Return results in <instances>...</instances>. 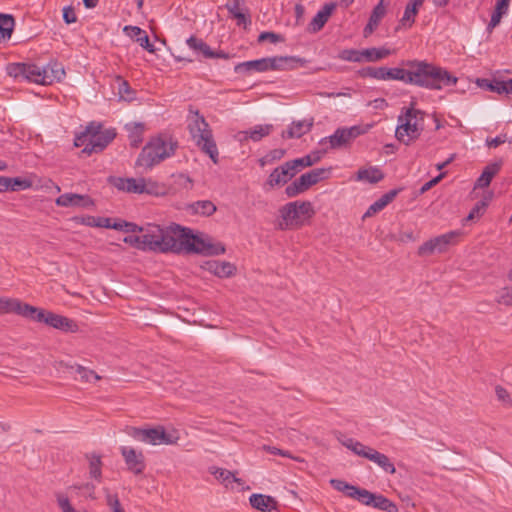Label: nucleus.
Listing matches in <instances>:
<instances>
[{
	"instance_id": "nucleus-1",
	"label": "nucleus",
	"mask_w": 512,
	"mask_h": 512,
	"mask_svg": "<svg viewBox=\"0 0 512 512\" xmlns=\"http://www.w3.org/2000/svg\"><path fill=\"white\" fill-rule=\"evenodd\" d=\"M409 68L408 84L426 88L428 90H441L456 85L458 79L443 67L425 60H407L403 62Z\"/></svg>"
},
{
	"instance_id": "nucleus-2",
	"label": "nucleus",
	"mask_w": 512,
	"mask_h": 512,
	"mask_svg": "<svg viewBox=\"0 0 512 512\" xmlns=\"http://www.w3.org/2000/svg\"><path fill=\"white\" fill-rule=\"evenodd\" d=\"M174 229L176 233L173 253L211 256L224 252V246L214 243L213 239L203 232H194V230L178 224H174Z\"/></svg>"
},
{
	"instance_id": "nucleus-3",
	"label": "nucleus",
	"mask_w": 512,
	"mask_h": 512,
	"mask_svg": "<svg viewBox=\"0 0 512 512\" xmlns=\"http://www.w3.org/2000/svg\"><path fill=\"white\" fill-rule=\"evenodd\" d=\"M7 73L13 78H23L41 85H50L65 76L63 66L57 62H50L44 67L29 63H10Z\"/></svg>"
},
{
	"instance_id": "nucleus-4",
	"label": "nucleus",
	"mask_w": 512,
	"mask_h": 512,
	"mask_svg": "<svg viewBox=\"0 0 512 512\" xmlns=\"http://www.w3.org/2000/svg\"><path fill=\"white\" fill-rule=\"evenodd\" d=\"M424 116L423 111L414 108V103L410 107L402 108L395 130L397 140L406 146L417 140L424 129Z\"/></svg>"
},
{
	"instance_id": "nucleus-5",
	"label": "nucleus",
	"mask_w": 512,
	"mask_h": 512,
	"mask_svg": "<svg viewBox=\"0 0 512 512\" xmlns=\"http://www.w3.org/2000/svg\"><path fill=\"white\" fill-rule=\"evenodd\" d=\"M306 60L297 56H274L245 61L235 66L236 73L292 70L304 66Z\"/></svg>"
},
{
	"instance_id": "nucleus-6",
	"label": "nucleus",
	"mask_w": 512,
	"mask_h": 512,
	"mask_svg": "<svg viewBox=\"0 0 512 512\" xmlns=\"http://www.w3.org/2000/svg\"><path fill=\"white\" fill-rule=\"evenodd\" d=\"M178 144L171 137L159 136L148 142L140 152L136 166L150 169L166 158L174 155Z\"/></svg>"
},
{
	"instance_id": "nucleus-7",
	"label": "nucleus",
	"mask_w": 512,
	"mask_h": 512,
	"mask_svg": "<svg viewBox=\"0 0 512 512\" xmlns=\"http://www.w3.org/2000/svg\"><path fill=\"white\" fill-rule=\"evenodd\" d=\"M334 435L344 447L352 451L355 455L375 463L385 473L394 474L396 472L394 463L387 455L361 443L360 441L345 436L340 431L334 432Z\"/></svg>"
},
{
	"instance_id": "nucleus-8",
	"label": "nucleus",
	"mask_w": 512,
	"mask_h": 512,
	"mask_svg": "<svg viewBox=\"0 0 512 512\" xmlns=\"http://www.w3.org/2000/svg\"><path fill=\"white\" fill-rule=\"evenodd\" d=\"M142 243L144 250L156 252H173L175 247V233L174 224L167 228H162L156 224H148L142 227Z\"/></svg>"
},
{
	"instance_id": "nucleus-9",
	"label": "nucleus",
	"mask_w": 512,
	"mask_h": 512,
	"mask_svg": "<svg viewBox=\"0 0 512 512\" xmlns=\"http://www.w3.org/2000/svg\"><path fill=\"white\" fill-rule=\"evenodd\" d=\"M279 213L281 221L277 227L280 230H287L303 226L305 220L310 219L315 211L309 201H294L282 206Z\"/></svg>"
},
{
	"instance_id": "nucleus-10",
	"label": "nucleus",
	"mask_w": 512,
	"mask_h": 512,
	"mask_svg": "<svg viewBox=\"0 0 512 512\" xmlns=\"http://www.w3.org/2000/svg\"><path fill=\"white\" fill-rule=\"evenodd\" d=\"M188 129L192 139L198 147H200L209 157L216 163L217 162V148L213 142L211 131L208 129V124L205 119L198 114H192L188 119Z\"/></svg>"
},
{
	"instance_id": "nucleus-11",
	"label": "nucleus",
	"mask_w": 512,
	"mask_h": 512,
	"mask_svg": "<svg viewBox=\"0 0 512 512\" xmlns=\"http://www.w3.org/2000/svg\"><path fill=\"white\" fill-rule=\"evenodd\" d=\"M125 432L137 441L152 445L174 444L178 440L177 435L166 433L165 429L161 426L149 429L126 427Z\"/></svg>"
},
{
	"instance_id": "nucleus-12",
	"label": "nucleus",
	"mask_w": 512,
	"mask_h": 512,
	"mask_svg": "<svg viewBox=\"0 0 512 512\" xmlns=\"http://www.w3.org/2000/svg\"><path fill=\"white\" fill-rule=\"evenodd\" d=\"M32 309L34 312H29L27 315L28 319L39 323H45L55 329L65 332H76L78 330L77 324L65 316L46 311L35 306H32Z\"/></svg>"
},
{
	"instance_id": "nucleus-13",
	"label": "nucleus",
	"mask_w": 512,
	"mask_h": 512,
	"mask_svg": "<svg viewBox=\"0 0 512 512\" xmlns=\"http://www.w3.org/2000/svg\"><path fill=\"white\" fill-rule=\"evenodd\" d=\"M462 235L460 230L450 231L448 233L434 237L424 242L418 248L419 256L431 255L435 252L442 253L447 250L450 245H454L458 242L459 237Z\"/></svg>"
},
{
	"instance_id": "nucleus-14",
	"label": "nucleus",
	"mask_w": 512,
	"mask_h": 512,
	"mask_svg": "<svg viewBox=\"0 0 512 512\" xmlns=\"http://www.w3.org/2000/svg\"><path fill=\"white\" fill-rule=\"evenodd\" d=\"M367 130L361 126L342 127L336 129V131L329 137L321 139L320 144H329L330 149H339L347 147L355 140L358 136L364 134Z\"/></svg>"
},
{
	"instance_id": "nucleus-15",
	"label": "nucleus",
	"mask_w": 512,
	"mask_h": 512,
	"mask_svg": "<svg viewBox=\"0 0 512 512\" xmlns=\"http://www.w3.org/2000/svg\"><path fill=\"white\" fill-rule=\"evenodd\" d=\"M360 503L384 512H398L397 505L382 494H376L364 489L360 494Z\"/></svg>"
},
{
	"instance_id": "nucleus-16",
	"label": "nucleus",
	"mask_w": 512,
	"mask_h": 512,
	"mask_svg": "<svg viewBox=\"0 0 512 512\" xmlns=\"http://www.w3.org/2000/svg\"><path fill=\"white\" fill-rule=\"evenodd\" d=\"M226 9L236 20L237 26L247 29L251 25V14L245 0H232L231 3H226Z\"/></svg>"
},
{
	"instance_id": "nucleus-17",
	"label": "nucleus",
	"mask_w": 512,
	"mask_h": 512,
	"mask_svg": "<svg viewBox=\"0 0 512 512\" xmlns=\"http://www.w3.org/2000/svg\"><path fill=\"white\" fill-rule=\"evenodd\" d=\"M55 203L60 207H80L86 209L95 206V202L90 196L76 193L62 194L55 200Z\"/></svg>"
},
{
	"instance_id": "nucleus-18",
	"label": "nucleus",
	"mask_w": 512,
	"mask_h": 512,
	"mask_svg": "<svg viewBox=\"0 0 512 512\" xmlns=\"http://www.w3.org/2000/svg\"><path fill=\"white\" fill-rule=\"evenodd\" d=\"M115 137V129H106L98 136L91 138L86 147L83 148L82 153L91 155L92 153L102 152Z\"/></svg>"
},
{
	"instance_id": "nucleus-19",
	"label": "nucleus",
	"mask_w": 512,
	"mask_h": 512,
	"mask_svg": "<svg viewBox=\"0 0 512 512\" xmlns=\"http://www.w3.org/2000/svg\"><path fill=\"white\" fill-rule=\"evenodd\" d=\"M121 454L125 460L128 470L134 474H142L145 470V457L141 451H136L134 448L121 447Z\"/></svg>"
},
{
	"instance_id": "nucleus-20",
	"label": "nucleus",
	"mask_w": 512,
	"mask_h": 512,
	"mask_svg": "<svg viewBox=\"0 0 512 512\" xmlns=\"http://www.w3.org/2000/svg\"><path fill=\"white\" fill-rule=\"evenodd\" d=\"M29 312H34L32 305L16 298L0 297V314L15 313L27 318Z\"/></svg>"
},
{
	"instance_id": "nucleus-21",
	"label": "nucleus",
	"mask_w": 512,
	"mask_h": 512,
	"mask_svg": "<svg viewBox=\"0 0 512 512\" xmlns=\"http://www.w3.org/2000/svg\"><path fill=\"white\" fill-rule=\"evenodd\" d=\"M313 124V118L293 121L288 129L282 133V137L287 139L300 138L310 132Z\"/></svg>"
},
{
	"instance_id": "nucleus-22",
	"label": "nucleus",
	"mask_w": 512,
	"mask_h": 512,
	"mask_svg": "<svg viewBox=\"0 0 512 512\" xmlns=\"http://www.w3.org/2000/svg\"><path fill=\"white\" fill-rule=\"evenodd\" d=\"M272 124L256 125L248 131H240L237 133L236 138L239 141L251 139L254 142L260 141L262 138L268 136L273 131Z\"/></svg>"
},
{
	"instance_id": "nucleus-23",
	"label": "nucleus",
	"mask_w": 512,
	"mask_h": 512,
	"mask_svg": "<svg viewBox=\"0 0 512 512\" xmlns=\"http://www.w3.org/2000/svg\"><path fill=\"white\" fill-rule=\"evenodd\" d=\"M109 183L120 191L142 194L141 178L110 177Z\"/></svg>"
},
{
	"instance_id": "nucleus-24",
	"label": "nucleus",
	"mask_w": 512,
	"mask_h": 512,
	"mask_svg": "<svg viewBox=\"0 0 512 512\" xmlns=\"http://www.w3.org/2000/svg\"><path fill=\"white\" fill-rule=\"evenodd\" d=\"M249 502L254 509L262 512H270L277 509V501L269 495L252 494Z\"/></svg>"
},
{
	"instance_id": "nucleus-25",
	"label": "nucleus",
	"mask_w": 512,
	"mask_h": 512,
	"mask_svg": "<svg viewBox=\"0 0 512 512\" xmlns=\"http://www.w3.org/2000/svg\"><path fill=\"white\" fill-rule=\"evenodd\" d=\"M334 4H326L323 6L321 10L317 12V14L313 17L311 22L309 23L308 30L311 33H316L320 31L326 22L328 21L332 11L334 10Z\"/></svg>"
},
{
	"instance_id": "nucleus-26",
	"label": "nucleus",
	"mask_w": 512,
	"mask_h": 512,
	"mask_svg": "<svg viewBox=\"0 0 512 512\" xmlns=\"http://www.w3.org/2000/svg\"><path fill=\"white\" fill-rule=\"evenodd\" d=\"M503 165V161L499 159L498 161H495L493 163L488 164L485 166L484 170L482 171L481 175L476 181L475 188H485L488 187L493 179V177L498 174V172L501 170V167Z\"/></svg>"
},
{
	"instance_id": "nucleus-27",
	"label": "nucleus",
	"mask_w": 512,
	"mask_h": 512,
	"mask_svg": "<svg viewBox=\"0 0 512 512\" xmlns=\"http://www.w3.org/2000/svg\"><path fill=\"white\" fill-rule=\"evenodd\" d=\"M124 31L145 50L150 53L155 52V47L150 43L147 33L137 26H125Z\"/></svg>"
},
{
	"instance_id": "nucleus-28",
	"label": "nucleus",
	"mask_w": 512,
	"mask_h": 512,
	"mask_svg": "<svg viewBox=\"0 0 512 512\" xmlns=\"http://www.w3.org/2000/svg\"><path fill=\"white\" fill-rule=\"evenodd\" d=\"M398 190L393 189L383 194L378 200L369 206L367 211L364 213L363 218H368L376 213L382 211L389 203H391L397 196Z\"/></svg>"
},
{
	"instance_id": "nucleus-29",
	"label": "nucleus",
	"mask_w": 512,
	"mask_h": 512,
	"mask_svg": "<svg viewBox=\"0 0 512 512\" xmlns=\"http://www.w3.org/2000/svg\"><path fill=\"white\" fill-rule=\"evenodd\" d=\"M185 210L190 215L210 216L216 211V206L209 200H202L188 204Z\"/></svg>"
},
{
	"instance_id": "nucleus-30",
	"label": "nucleus",
	"mask_w": 512,
	"mask_h": 512,
	"mask_svg": "<svg viewBox=\"0 0 512 512\" xmlns=\"http://www.w3.org/2000/svg\"><path fill=\"white\" fill-rule=\"evenodd\" d=\"M386 13L385 6L383 4V0H381L372 10V13L369 17L368 23L365 26L363 33L364 36L367 37L373 33V31L379 25L381 19L384 17Z\"/></svg>"
},
{
	"instance_id": "nucleus-31",
	"label": "nucleus",
	"mask_w": 512,
	"mask_h": 512,
	"mask_svg": "<svg viewBox=\"0 0 512 512\" xmlns=\"http://www.w3.org/2000/svg\"><path fill=\"white\" fill-rule=\"evenodd\" d=\"M510 2L511 0H497L490 22L487 25L488 32H492L500 24L502 17L509 11Z\"/></svg>"
},
{
	"instance_id": "nucleus-32",
	"label": "nucleus",
	"mask_w": 512,
	"mask_h": 512,
	"mask_svg": "<svg viewBox=\"0 0 512 512\" xmlns=\"http://www.w3.org/2000/svg\"><path fill=\"white\" fill-rule=\"evenodd\" d=\"M330 484L332 485V487L335 490L343 492L348 497L360 502V499H361L360 494H362V491H364V488H359L357 486L347 483L344 480H339V479H331Z\"/></svg>"
},
{
	"instance_id": "nucleus-33",
	"label": "nucleus",
	"mask_w": 512,
	"mask_h": 512,
	"mask_svg": "<svg viewBox=\"0 0 512 512\" xmlns=\"http://www.w3.org/2000/svg\"><path fill=\"white\" fill-rule=\"evenodd\" d=\"M85 458L88 461V470L90 478L98 483L102 481V460L101 456L96 453H87Z\"/></svg>"
},
{
	"instance_id": "nucleus-34",
	"label": "nucleus",
	"mask_w": 512,
	"mask_h": 512,
	"mask_svg": "<svg viewBox=\"0 0 512 512\" xmlns=\"http://www.w3.org/2000/svg\"><path fill=\"white\" fill-rule=\"evenodd\" d=\"M187 45L198 54H202L205 58L221 57V54H215L210 47L197 37L191 36L187 39Z\"/></svg>"
},
{
	"instance_id": "nucleus-35",
	"label": "nucleus",
	"mask_w": 512,
	"mask_h": 512,
	"mask_svg": "<svg viewBox=\"0 0 512 512\" xmlns=\"http://www.w3.org/2000/svg\"><path fill=\"white\" fill-rule=\"evenodd\" d=\"M383 178V172L377 167L359 169L357 172V180L359 181L375 184L380 182Z\"/></svg>"
},
{
	"instance_id": "nucleus-36",
	"label": "nucleus",
	"mask_w": 512,
	"mask_h": 512,
	"mask_svg": "<svg viewBox=\"0 0 512 512\" xmlns=\"http://www.w3.org/2000/svg\"><path fill=\"white\" fill-rule=\"evenodd\" d=\"M289 173H287V170L284 169L282 165L275 168L269 175L266 184L269 185L271 188L275 186H280L286 184L289 179Z\"/></svg>"
},
{
	"instance_id": "nucleus-37",
	"label": "nucleus",
	"mask_w": 512,
	"mask_h": 512,
	"mask_svg": "<svg viewBox=\"0 0 512 512\" xmlns=\"http://www.w3.org/2000/svg\"><path fill=\"white\" fill-rule=\"evenodd\" d=\"M141 190L142 194L146 193L154 196L164 195L166 192V188L163 184L152 179L145 178H141Z\"/></svg>"
},
{
	"instance_id": "nucleus-38",
	"label": "nucleus",
	"mask_w": 512,
	"mask_h": 512,
	"mask_svg": "<svg viewBox=\"0 0 512 512\" xmlns=\"http://www.w3.org/2000/svg\"><path fill=\"white\" fill-rule=\"evenodd\" d=\"M329 173V170L324 168H316L307 173L301 175L304 180L306 187L309 189L311 186L317 184L321 180L325 179Z\"/></svg>"
},
{
	"instance_id": "nucleus-39",
	"label": "nucleus",
	"mask_w": 512,
	"mask_h": 512,
	"mask_svg": "<svg viewBox=\"0 0 512 512\" xmlns=\"http://www.w3.org/2000/svg\"><path fill=\"white\" fill-rule=\"evenodd\" d=\"M126 130L129 132V139L131 146L137 148L139 144L142 142V134L144 131V126L141 123H129L125 126Z\"/></svg>"
},
{
	"instance_id": "nucleus-40",
	"label": "nucleus",
	"mask_w": 512,
	"mask_h": 512,
	"mask_svg": "<svg viewBox=\"0 0 512 512\" xmlns=\"http://www.w3.org/2000/svg\"><path fill=\"white\" fill-rule=\"evenodd\" d=\"M391 55V50L387 48H366L364 49V62H377Z\"/></svg>"
},
{
	"instance_id": "nucleus-41",
	"label": "nucleus",
	"mask_w": 512,
	"mask_h": 512,
	"mask_svg": "<svg viewBox=\"0 0 512 512\" xmlns=\"http://www.w3.org/2000/svg\"><path fill=\"white\" fill-rule=\"evenodd\" d=\"M408 73H409L408 67H406V68H400V67L388 68V67H386L385 81L397 80V81H402L405 84H408V76H409Z\"/></svg>"
},
{
	"instance_id": "nucleus-42",
	"label": "nucleus",
	"mask_w": 512,
	"mask_h": 512,
	"mask_svg": "<svg viewBox=\"0 0 512 512\" xmlns=\"http://www.w3.org/2000/svg\"><path fill=\"white\" fill-rule=\"evenodd\" d=\"M14 28V18L9 14H0V40L11 37Z\"/></svg>"
},
{
	"instance_id": "nucleus-43",
	"label": "nucleus",
	"mask_w": 512,
	"mask_h": 512,
	"mask_svg": "<svg viewBox=\"0 0 512 512\" xmlns=\"http://www.w3.org/2000/svg\"><path fill=\"white\" fill-rule=\"evenodd\" d=\"M476 84L482 89L496 92L498 94H504V90L506 89L503 85V81L500 80L491 81L486 78H478L476 80Z\"/></svg>"
},
{
	"instance_id": "nucleus-44",
	"label": "nucleus",
	"mask_w": 512,
	"mask_h": 512,
	"mask_svg": "<svg viewBox=\"0 0 512 512\" xmlns=\"http://www.w3.org/2000/svg\"><path fill=\"white\" fill-rule=\"evenodd\" d=\"M307 190L308 188L306 187L304 180L300 176L286 187L285 193L287 197L293 198Z\"/></svg>"
},
{
	"instance_id": "nucleus-45",
	"label": "nucleus",
	"mask_w": 512,
	"mask_h": 512,
	"mask_svg": "<svg viewBox=\"0 0 512 512\" xmlns=\"http://www.w3.org/2000/svg\"><path fill=\"white\" fill-rule=\"evenodd\" d=\"M341 60L349 61V62H364V49L356 50V49H344L339 53L338 56Z\"/></svg>"
},
{
	"instance_id": "nucleus-46",
	"label": "nucleus",
	"mask_w": 512,
	"mask_h": 512,
	"mask_svg": "<svg viewBox=\"0 0 512 512\" xmlns=\"http://www.w3.org/2000/svg\"><path fill=\"white\" fill-rule=\"evenodd\" d=\"M486 208H487L486 200L478 201L474 205V207L471 209V211L469 212L467 217L463 219V224H465L466 222L474 221V220L480 218L484 214Z\"/></svg>"
},
{
	"instance_id": "nucleus-47",
	"label": "nucleus",
	"mask_w": 512,
	"mask_h": 512,
	"mask_svg": "<svg viewBox=\"0 0 512 512\" xmlns=\"http://www.w3.org/2000/svg\"><path fill=\"white\" fill-rule=\"evenodd\" d=\"M321 156L318 152L308 154L304 157L297 158L292 160L293 164H297V166L300 168L309 167L312 166L314 163L318 162L320 160Z\"/></svg>"
},
{
	"instance_id": "nucleus-48",
	"label": "nucleus",
	"mask_w": 512,
	"mask_h": 512,
	"mask_svg": "<svg viewBox=\"0 0 512 512\" xmlns=\"http://www.w3.org/2000/svg\"><path fill=\"white\" fill-rule=\"evenodd\" d=\"M112 229L124 231L126 233H136L142 231V227L138 226L135 223L127 222L124 220H120L118 222H114L112 225Z\"/></svg>"
},
{
	"instance_id": "nucleus-49",
	"label": "nucleus",
	"mask_w": 512,
	"mask_h": 512,
	"mask_svg": "<svg viewBox=\"0 0 512 512\" xmlns=\"http://www.w3.org/2000/svg\"><path fill=\"white\" fill-rule=\"evenodd\" d=\"M119 82V95L120 97L125 101H132L135 98V92L130 87L129 83L127 81L122 80L120 77L118 78Z\"/></svg>"
},
{
	"instance_id": "nucleus-50",
	"label": "nucleus",
	"mask_w": 512,
	"mask_h": 512,
	"mask_svg": "<svg viewBox=\"0 0 512 512\" xmlns=\"http://www.w3.org/2000/svg\"><path fill=\"white\" fill-rule=\"evenodd\" d=\"M418 11L408 7L406 5L404 14L402 18L400 19V25L404 28H410L415 22V17L417 15Z\"/></svg>"
},
{
	"instance_id": "nucleus-51",
	"label": "nucleus",
	"mask_w": 512,
	"mask_h": 512,
	"mask_svg": "<svg viewBox=\"0 0 512 512\" xmlns=\"http://www.w3.org/2000/svg\"><path fill=\"white\" fill-rule=\"evenodd\" d=\"M76 372L80 375L81 379L86 382L98 381L101 378L95 371L81 365H77Z\"/></svg>"
},
{
	"instance_id": "nucleus-52",
	"label": "nucleus",
	"mask_w": 512,
	"mask_h": 512,
	"mask_svg": "<svg viewBox=\"0 0 512 512\" xmlns=\"http://www.w3.org/2000/svg\"><path fill=\"white\" fill-rule=\"evenodd\" d=\"M56 499L58 506L62 512H76V510L71 505L69 498L66 495L62 493H57Z\"/></svg>"
},
{
	"instance_id": "nucleus-53",
	"label": "nucleus",
	"mask_w": 512,
	"mask_h": 512,
	"mask_svg": "<svg viewBox=\"0 0 512 512\" xmlns=\"http://www.w3.org/2000/svg\"><path fill=\"white\" fill-rule=\"evenodd\" d=\"M56 499L58 506L62 512H76V510L71 505L69 498L66 495L62 493H57Z\"/></svg>"
},
{
	"instance_id": "nucleus-54",
	"label": "nucleus",
	"mask_w": 512,
	"mask_h": 512,
	"mask_svg": "<svg viewBox=\"0 0 512 512\" xmlns=\"http://www.w3.org/2000/svg\"><path fill=\"white\" fill-rule=\"evenodd\" d=\"M56 499L58 506L62 512H76V510L71 505L69 498L66 495L62 493H57Z\"/></svg>"
},
{
	"instance_id": "nucleus-55",
	"label": "nucleus",
	"mask_w": 512,
	"mask_h": 512,
	"mask_svg": "<svg viewBox=\"0 0 512 512\" xmlns=\"http://www.w3.org/2000/svg\"><path fill=\"white\" fill-rule=\"evenodd\" d=\"M56 499L58 506L62 512H76V510L71 505L69 498L66 495L62 493H57Z\"/></svg>"
},
{
	"instance_id": "nucleus-56",
	"label": "nucleus",
	"mask_w": 512,
	"mask_h": 512,
	"mask_svg": "<svg viewBox=\"0 0 512 512\" xmlns=\"http://www.w3.org/2000/svg\"><path fill=\"white\" fill-rule=\"evenodd\" d=\"M104 130H102V125L101 123H97V122H91L89 123L85 130L83 131L85 133V135L89 138V140L91 138H94L96 136H98L101 132H103Z\"/></svg>"
},
{
	"instance_id": "nucleus-57",
	"label": "nucleus",
	"mask_w": 512,
	"mask_h": 512,
	"mask_svg": "<svg viewBox=\"0 0 512 512\" xmlns=\"http://www.w3.org/2000/svg\"><path fill=\"white\" fill-rule=\"evenodd\" d=\"M263 448L270 454L280 455L282 457H287L295 461H302L299 457L293 456L288 450H282L274 446H264Z\"/></svg>"
},
{
	"instance_id": "nucleus-58",
	"label": "nucleus",
	"mask_w": 512,
	"mask_h": 512,
	"mask_svg": "<svg viewBox=\"0 0 512 512\" xmlns=\"http://www.w3.org/2000/svg\"><path fill=\"white\" fill-rule=\"evenodd\" d=\"M230 482L237 484L239 491L250 488L249 486H245V482L241 478H237L233 472L226 470V484Z\"/></svg>"
},
{
	"instance_id": "nucleus-59",
	"label": "nucleus",
	"mask_w": 512,
	"mask_h": 512,
	"mask_svg": "<svg viewBox=\"0 0 512 512\" xmlns=\"http://www.w3.org/2000/svg\"><path fill=\"white\" fill-rule=\"evenodd\" d=\"M63 20L66 24H72L77 21V15L73 6L63 8Z\"/></svg>"
},
{
	"instance_id": "nucleus-60",
	"label": "nucleus",
	"mask_w": 512,
	"mask_h": 512,
	"mask_svg": "<svg viewBox=\"0 0 512 512\" xmlns=\"http://www.w3.org/2000/svg\"><path fill=\"white\" fill-rule=\"evenodd\" d=\"M266 40H269L271 43H277L282 41V36L274 32L268 31L260 33V35L258 36V42H263Z\"/></svg>"
},
{
	"instance_id": "nucleus-61",
	"label": "nucleus",
	"mask_w": 512,
	"mask_h": 512,
	"mask_svg": "<svg viewBox=\"0 0 512 512\" xmlns=\"http://www.w3.org/2000/svg\"><path fill=\"white\" fill-rule=\"evenodd\" d=\"M123 242L126 244H129L133 247H136L140 250H144V246L142 243V235L141 236H136V235L126 236V237H124Z\"/></svg>"
},
{
	"instance_id": "nucleus-62",
	"label": "nucleus",
	"mask_w": 512,
	"mask_h": 512,
	"mask_svg": "<svg viewBox=\"0 0 512 512\" xmlns=\"http://www.w3.org/2000/svg\"><path fill=\"white\" fill-rule=\"evenodd\" d=\"M499 303H503L505 305H512V285L502 290Z\"/></svg>"
},
{
	"instance_id": "nucleus-63",
	"label": "nucleus",
	"mask_w": 512,
	"mask_h": 512,
	"mask_svg": "<svg viewBox=\"0 0 512 512\" xmlns=\"http://www.w3.org/2000/svg\"><path fill=\"white\" fill-rule=\"evenodd\" d=\"M107 504L111 507L113 512H117L118 510H123L117 495L108 494L107 495Z\"/></svg>"
},
{
	"instance_id": "nucleus-64",
	"label": "nucleus",
	"mask_w": 512,
	"mask_h": 512,
	"mask_svg": "<svg viewBox=\"0 0 512 512\" xmlns=\"http://www.w3.org/2000/svg\"><path fill=\"white\" fill-rule=\"evenodd\" d=\"M506 135H499V136H496L495 138H491V139H487L486 140V144L488 147L490 148H496L498 147L499 145L503 144L506 142Z\"/></svg>"
}]
</instances>
